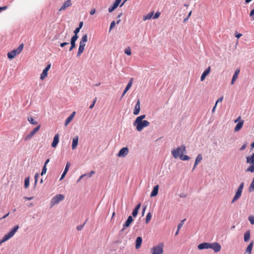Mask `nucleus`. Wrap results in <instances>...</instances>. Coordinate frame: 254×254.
I'll use <instances>...</instances> for the list:
<instances>
[{
  "instance_id": "37998d69",
  "label": "nucleus",
  "mask_w": 254,
  "mask_h": 254,
  "mask_svg": "<svg viewBox=\"0 0 254 254\" xmlns=\"http://www.w3.org/2000/svg\"><path fill=\"white\" fill-rule=\"evenodd\" d=\"M46 171H47V168H46V166H45V165H44L42 169L41 175H43L45 174L46 173Z\"/></svg>"
},
{
  "instance_id": "c9c22d12",
  "label": "nucleus",
  "mask_w": 254,
  "mask_h": 254,
  "mask_svg": "<svg viewBox=\"0 0 254 254\" xmlns=\"http://www.w3.org/2000/svg\"><path fill=\"white\" fill-rule=\"evenodd\" d=\"M118 6L116 5L115 4H113V5L110 7L108 9V11L109 12H112Z\"/></svg>"
},
{
  "instance_id": "72a5a7b5",
  "label": "nucleus",
  "mask_w": 254,
  "mask_h": 254,
  "mask_svg": "<svg viewBox=\"0 0 254 254\" xmlns=\"http://www.w3.org/2000/svg\"><path fill=\"white\" fill-rule=\"evenodd\" d=\"M180 159L182 160L186 161L189 160L190 158L188 155L183 154L181 156Z\"/></svg>"
},
{
  "instance_id": "c756f323",
  "label": "nucleus",
  "mask_w": 254,
  "mask_h": 254,
  "mask_svg": "<svg viewBox=\"0 0 254 254\" xmlns=\"http://www.w3.org/2000/svg\"><path fill=\"white\" fill-rule=\"evenodd\" d=\"M244 241L247 242L250 239V231H247L244 234Z\"/></svg>"
},
{
  "instance_id": "7c9ffc66",
  "label": "nucleus",
  "mask_w": 254,
  "mask_h": 254,
  "mask_svg": "<svg viewBox=\"0 0 254 254\" xmlns=\"http://www.w3.org/2000/svg\"><path fill=\"white\" fill-rule=\"evenodd\" d=\"M246 172H250L251 173L254 172V164H251V165L247 169Z\"/></svg>"
},
{
  "instance_id": "f03ea898",
  "label": "nucleus",
  "mask_w": 254,
  "mask_h": 254,
  "mask_svg": "<svg viewBox=\"0 0 254 254\" xmlns=\"http://www.w3.org/2000/svg\"><path fill=\"white\" fill-rule=\"evenodd\" d=\"M87 41V35L85 34L82 36L79 43V46L77 53V57H80L84 50L85 43Z\"/></svg>"
},
{
  "instance_id": "bb28decb",
  "label": "nucleus",
  "mask_w": 254,
  "mask_h": 254,
  "mask_svg": "<svg viewBox=\"0 0 254 254\" xmlns=\"http://www.w3.org/2000/svg\"><path fill=\"white\" fill-rule=\"evenodd\" d=\"M132 82H133V78H132L130 79V80L128 82V83H127L126 88L125 89V90H124L125 92H127L130 89V88L131 87V86L132 84Z\"/></svg>"
},
{
  "instance_id": "a211bd4d",
  "label": "nucleus",
  "mask_w": 254,
  "mask_h": 254,
  "mask_svg": "<svg viewBox=\"0 0 254 254\" xmlns=\"http://www.w3.org/2000/svg\"><path fill=\"white\" fill-rule=\"evenodd\" d=\"M210 71V66L208 67L205 71L202 73L200 77V80L201 81H203L205 78L206 76L209 73Z\"/></svg>"
},
{
  "instance_id": "cd10ccee",
  "label": "nucleus",
  "mask_w": 254,
  "mask_h": 254,
  "mask_svg": "<svg viewBox=\"0 0 254 254\" xmlns=\"http://www.w3.org/2000/svg\"><path fill=\"white\" fill-rule=\"evenodd\" d=\"M48 70H47V69H44L43 70V72L41 74V76H40V79L41 80H43L46 77H47V75H48Z\"/></svg>"
},
{
  "instance_id": "473e14b6",
  "label": "nucleus",
  "mask_w": 254,
  "mask_h": 254,
  "mask_svg": "<svg viewBox=\"0 0 254 254\" xmlns=\"http://www.w3.org/2000/svg\"><path fill=\"white\" fill-rule=\"evenodd\" d=\"M28 121L32 125H37L38 124V122L35 121L32 117H28Z\"/></svg>"
},
{
  "instance_id": "4be33fe9",
  "label": "nucleus",
  "mask_w": 254,
  "mask_h": 254,
  "mask_svg": "<svg viewBox=\"0 0 254 254\" xmlns=\"http://www.w3.org/2000/svg\"><path fill=\"white\" fill-rule=\"evenodd\" d=\"M158 189H159V185L155 186L151 193L150 196L151 197L155 196L157 195L158 192Z\"/></svg>"
},
{
  "instance_id": "58836bf2",
  "label": "nucleus",
  "mask_w": 254,
  "mask_h": 254,
  "mask_svg": "<svg viewBox=\"0 0 254 254\" xmlns=\"http://www.w3.org/2000/svg\"><path fill=\"white\" fill-rule=\"evenodd\" d=\"M125 53L127 55H128V56H130L131 54V50L130 49L129 47H127V48H126L125 50Z\"/></svg>"
},
{
  "instance_id": "de8ad7c7",
  "label": "nucleus",
  "mask_w": 254,
  "mask_h": 254,
  "mask_svg": "<svg viewBox=\"0 0 254 254\" xmlns=\"http://www.w3.org/2000/svg\"><path fill=\"white\" fill-rule=\"evenodd\" d=\"M160 12H156L154 15L152 17L153 19H156L159 17Z\"/></svg>"
},
{
  "instance_id": "9d476101",
  "label": "nucleus",
  "mask_w": 254,
  "mask_h": 254,
  "mask_svg": "<svg viewBox=\"0 0 254 254\" xmlns=\"http://www.w3.org/2000/svg\"><path fill=\"white\" fill-rule=\"evenodd\" d=\"M41 126L39 125L35 127L28 135L24 137L25 141L28 140L40 129Z\"/></svg>"
},
{
  "instance_id": "338daca9",
  "label": "nucleus",
  "mask_w": 254,
  "mask_h": 254,
  "mask_svg": "<svg viewBox=\"0 0 254 254\" xmlns=\"http://www.w3.org/2000/svg\"><path fill=\"white\" fill-rule=\"evenodd\" d=\"M24 198L25 199H26V200H29L32 199L33 198V197H24Z\"/></svg>"
},
{
  "instance_id": "2f4dec72",
  "label": "nucleus",
  "mask_w": 254,
  "mask_h": 254,
  "mask_svg": "<svg viewBox=\"0 0 254 254\" xmlns=\"http://www.w3.org/2000/svg\"><path fill=\"white\" fill-rule=\"evenodd\" d=\"M151 214L150 212H148L145 218V222L146 223H148L150 221L151 218Z\"/></svg>"
},
{
  "instance_id": "1a4fd4ad",
  "label": "nucleus",
  "mask_w": 254,
  "mask_h": 254,
  "mask_svg": "<svg viewBox=\"0 0 254 254\" xmlns=\"http://www.w3.org/2000/svg\"><path fill=\"white\" fill-rule=\"evenodd\" d=\"M237 122H238V124L234 129L235 132L239 131L242 128L244 123V121L242 120L241 116H239L238 118L235 121V123Z\"/></svg>"
},
{
  "instance_id": "412c9836",
  "label": "nucleus",
  "mask_w": 254,
  "mask_h": 254,
  "mask_svg": "<svg viewBox=\"0 0 254 254\" xmlns=\"http://www.w3.org/2000/svg\"><path fill=\"white\" fill-rule=\"evenodd\" d=\"M246 162L250 164H254V153L252 155L246 157Z\"/></svg>"
},
{
  "instance_id": "a19ab883",
  "label": "nucleus",
  "mask_w": 254,
  "mask_h": 254,
  "mask_svg": "<svg viewBox=\"0 0 254 254\" xmlns=\"http://www.w3.org/2000/svg\"><path fill=\"white\" fill-rule=\"evenodd\" d=\"M97 98H96V97H95V98H94V100H93V102H92V104H91V105L90 106V107H89V108H90V109H92V108L94 107V105H95V103H96V101H97Z\"/></svg>"
},
{
  "instance_id": "f704fd0d",
  "label": "nucleus",
  "mask_w": 254,
  "mask_h": 254,
  "mask_svg": "<svg viewBox=\"0 0 254 254\" xmlns=\"http://www.w3.org/2000/svg\"><path fill=\"white\" fill-rule=\"evenodd\" d=\"M29 186V178L27 177L25 178L24 181V186L26 188H28Z\"/></svg>"
},
{
  "instance_id": "dca6fc26",
  "label": "nucleus",
  "mask_w": 254,
  "mask_h": 254,
  "mask_svg": "<svg viewBox=\"0 0 254 254\" xmlns=\"http://www.w3.org/2000/svg\"><path fill=\"white\" fill-rule=\"evenodd\" d=\"M140 110V101L138 100L137 103L135 104L134 107V109L133 110V114L135 115H137L139 114Z\"/></svg>"
},
{
  "instance_id": "13d9d810",
  "label": "nucleus",
  "mask_w": 254,
  "mask_h": 254,
  "mask_svg": "<svg viewBox=\"0 0 254 254\" xmlns=\"http://www.w3.org/2000/svg\"><path fill=\"white\" fill-rule=\"evenodd\" d=\"M83 225H79L77 227V229L78 230V231H80L81 230H82V229L83 228Z\"/></svg>"
},
{
  "instance_id": "2eb2a0df",
  "label": "nucleus",
  "mask_w": 254,
  "mask_h": 254,
  "mask_svg": "<svg viewBox=\"0 0 254 254\" xmlns=\"http://www.w3.org/2000/svg\"><path fill=\"white\" fill-rule=\"evenodd\" d=\"M210 248V243H203L198 245V249L199 250L207 249Z\"/></svg>"
},
{
  "instance_id": "f3484780",
  "label": "nucleus",
  "mask_w": 254,
  "mask_h": 254,
  "mask_svg": "<svg viewBox=\"0 0 254 254\" xmlns=\"http://www.w3.org/2000/svg\"><path fill=\"white\" fill-rule=\"evenodd\" d=\"M59 142V133H57V134H55V135L54 137L53 141L52 143V146L54 148L56 147Z\"/></svg>"
},
{
  "instance_id": "b1692460",
  "label": "nucleus",
  "mask_w": 254,
  "mask_h": 254,
  "mask_svg": "<svg viewBox=\"0 0 254 254\" xmlns=\"http://www.w3.org/2000/svg\"><path fill=\"white\" fill-rule=\"evenodd\" d=\"M240 70L239 69H237L235 71V72L234 73V74L233 76L232 79V81H231V84L232 85L234 83V82H235L236 80L237 79L238 76V74H239V73L240 72Z\"/></svg>"
},
{
  "instance_id": "680f3d73",
  "label": "nucleus",
  "mask_w": 254,
  "mask_h": 254,
  "mask_svg": "<svg viewBox=\"0 0 254 254\" xmlns=\"http://www.w3.org/2000/svg\"><path fill=\"white\" fill-rule=\"evenodd\" d=\"M7 7L6 6H4L2 7H0V11H1L2 10H5L6 9Z\"/></svg>"
},
{
  "instance_id": "a878e982",
  "label": "nucleus",
  "mask_w": 254,
  "mask_h": 254,
  "mask_svg": "<svg viewBox=\"0 0 254 254\" xmlns=\"http://www.w3.org/2000/svg\"><path fill=\"white\" fill-rule=\"evenodd\" d=\"M153 14H154L153 11L149 12L147 14L143 16V20L144 21H145L146 20L151 19L153 17Z\"/></svg>"
},
{
  "instance_id": "393cba45",
  "label": "nucleus",
  "mask_w": 254,
  "mask_h": 254,
  "mask_svg": "<svg viewBox=\"0 0 254 254\" xmlns=\"http://www.w3.org/2000/svg\"><path fill=\"white\" fill-rule=\"evenodd\" d=\"M202 155L201 154H199L197 155L196 159H195V163H194V166H193V170H194L195 167H196V166L197 165V164L200 162H201V161L202 160Z\"/></svg>"
},
{
  "instance_id": "e2e57ef3",
  "label": "nucleus",
  "mask_w": 254,
  "mask_h": 254,
  "mask_svg": "<svg viewBox=\"0 0 254 254\" xmlns=\"http://www.w3.org/2000/svg\"><path fill=\"white\" fill-rule=\"evenodd\" d=\"M50 67H51V64H50L48 65H47V66L45 68V69H47V70L49 71Z\"/></svg>"
},
{
  "instance_id": "20e7f679",
  "label": "nucleus",
  "mask_w": 254,
  "mask_h": 254,
  "mask_svg": "<svg viewBox=\"0 0 254 254\" xmlns=\"http://www.w3.org/2000/svg\"><path fill=\"white\" fill-rule=\"evenodd\" d=\"M23 48V44H20L18 47L12 50L11 52L7 53V57L9 59H13L17 55L19 54Z\"/></svg>"
},
{
  "instance_id": "f257e3e1",
  "label": "nucleus",
  "mask_w": 254,
  "mask_h": 254,
  "mask_svg": "<svg viewBox=\"0 0 254 254\" xmlns=\"http://www.w3.org/2000/svg\"><path fill=\"white\" fill-rule=\"evenodd\" d=\"M186 152V148L184 145H182L176 149H174L171 151L172 156L175 159L180 158L181 156Z\"/></svg>"
},
{
  "instance_id": "8fccbe9b",
  "label": "nucleus",
  "mask_w": 254,
  "mask_h": 254,
  "mask_svg": "<svg viewBox=\"0 0 254 254\" xmlns=\"http://www.w3.org/2000/svg\"><path fill=\"white\" fill-rule=\"evenodd\" d=\"M115 22L114 21H113L111 23V24H110V30H111L112 29H113L115 26Z\"/></svg>"
},
{
  "instance_id": "aec40b11",
  "label": "nucleus",
  "mask_w": 254,
  "mask_h": 254,
  "mask_svg": "<svg viewBox=\"0 0 254 254\" xmlns=\"http://www.w3.org/2000/svg\"><path fill=\"white\" fill-rule=\"evenodd\" d=\"M78 136H76L72 139V149L73 150L75 149L77 147V146L78 145Z\"/></svg>"
},
{
  "instance_id": "f8f14e48",
  "label": "nucleus",
  "mask_w": 254,
  "mask_h": 254,
  "mask_svg": "<svg viewBox=\"0 0 254 254\" xmlns=\"http://www.w3.org/2000/svg\"><path fill=\"white\" fill-rule=\"evenodd\" d=\"M128 153L127 147H123L119 151L118 156L119 157H125Z\"/></svg>"
},
{
  "instance_id": "4d7b16f0",
  "label": "nucleus",
  "mask_w": 254,
  "mask_h": 254,
  "mask_svg": "<svg viewBox=\"0 0 254 254\" xmlns=\"http://www.w3.org/2000/svg\"><path fill=\"white\" fill-rule=\"evenodd\" d=\"M96 12V10L95 9L93 8V9H92L91 10H90V14L91 15H93Z\"/></svg>"
},
{
  "instance_id": "0e129e2a",
  "label": "nucleus",
  "mask_w": 254,
  "mask_h": 254,
  "mask_svg": "<svg viewBox=\"0 0 254 254\" xmlns=\"http://www.w3.org/2000/svg\"><path fill=\"white\" fill-rule=\"evenodd\" d=\"M83 22L82 21L80 22L79 23V26L78 27V28L81 29L83 26Z\"/></svg>"
},
{
  "instance_id": "09e8293b",
  "label": "nucleus",
  "mask_w": 254,
  "mask_h": 254,
  "mask_svg": "<svg viewBox=\"0 0 254 254\" xmlns=\"http://www.w3.org/2000/svg\"><path fill=\"white\" fill-rule=\"evenodd\" d=\"M70 166V164L69 163H67L65 166V169H64V172H65V173H67V172L68 171V170L69 169V167Z\"/></svg>"
},
{
  "instance_id": "774afa93",
  "label": "nucleus",
  "mask_w": 254,
  "mask_h": 254,
  "mask_svg": "<svg viewBox=\"0 0 254 254\" xmlns=\"http://www.w3.org/2000/svg\"><path fill=\"white\" fill-rule=\"evenodd\" d=\"M246 145L245 144L243 145L240 148L241 150H243L246 148Z\"/></svg>"
},
{
  "instance_id": "0eeeda50",
  "label": "nucleus",
  "mask_w": 254,
  "mask_h": 254,
  "mask_svg": "<svg viewBox=\"0 0 254 254\" xmlns=\"http://www.w3.org/2000/svg\"><path fill=\"white\" fill-rule=\"evenodd\" d=\"M64 198V196L62 194H59L54 196L51 200V205L52 206L58 204L60 201L63 200Z\"/></svg>"
},
{
  "instance_id": "7ed1b4c3",
  "label": "nucleus",
  "mask_w": 254,
  "mask_h": 254,
  "mask_svg": "<svg viewBox=\"0 0 254 254\" xmlns=\"http://www.w3.org/2000/svg\"><path fill=\"white\" fill-rule=\"evenodd\" d=\"M150 123L146 120L134 121L133 125L136 127V130L141 131L143 128L149 126Z\"/></svg>"
},
{
  "instance_id": "c85d7f7f",
  "label": "nucleus",
  "mask_w": 254,
  "mask_h": 254,
  "mask_svg": "<svg viewBox=\"0 0 254 254\" xmlns=\"http://www.w3.org/2000/svg\"><path fill=\"white\" fill-rule=\"evenodd\" d=\"M253 246V242H252L247 247L246 252L249 253V254H251Z\"/></svg>"
},
{
  "instance_id": "a18cd8bd",
  "label": "nucleus",
  "mask_w": 254,
  "mask_h": 254,
  "mask_svg": "<svg viewBox=\"0 0 254 254\" xmlns=\"http://www.w3.org/2000/svg\"><path fill=\"white\" fill-rule=\"evenodd\" d=\"M250 16L252 18V20H254V9L251 10Z\"/></svg>"
},
{
  "instance_id": "e433bc0d",
  "label": "nucleus",
  "mask_w": 254,
  "mask_h": 254,
  "mask_svg": "<svg viewBox=\"0 0 254 254\" xmlns=\"http://www.w3.org/2000/svg\"><path fill=\"white\" fill-rule=\"evenodd\" d=\"M145 118V115H141V116L137 117L136 119H135V121L138 122L139 121H143V119H144Z\"/></svg>"
},
{
  "instance_id": "5fc2aeb1",
  "label": "nucleus",
  "mask_w": 254,
  "mask_h": 254,
  "mask_svg": "<svg viewBox=\"0 0 254 254\" xmlns=\"http://www.w3.org/2000/svg\"><path fill=\"white\" fill-rule=\"evenodd\" d=\"M80 30V28H78V27H77V28H76L74 30V33L75 34H78V33L79 32Z\"/></svg>"
},
{
  "instance_id": "3c124183",
  "label": "nucleus",
  "mask_w": 254,
  "mask_h": 254,
  "mask_svg": "<svg viewBox=\"0 0 254 254\" xmlns=\"http://www.w3.org/2000/svg\"><path fill=\"white\" fill-rule=\"evenodd\" d=\"M38 177H39V174L36 173L35 175V185H36L37 183Z\"/></svg>"
},
{
  "instance_id": "49530a36",
  "label": "nucleus",
  "mask_w": 254,
  "mask_h": 254,
  "mask_svg": "<svg viewBox=\"0 0 254 254\" xmlns=\"http://www.w3.org/2000/svg\"><path fill=\"white\" fill-rule=\"evenodd\" d=\"M138 210H135V209H133V211L132 212V215L133 217H136L138 214Z\"/></svg>"
},
{
  "instance_id": "864d4df0",
  "label": "nucleus",
  "mask_w": 254,
  "mask_h": 254,
  "mask_svg": "<svg viewBox=\"0 0 254 254\" xmlns=\"http://www.w3.org/2000/svg\"><path fill=\"white\" fill-rule=\"evenodd\" d=\"M68 44L69 43L68 42H63L60 44V46L63 48V47H64L65 46L68 45Z\"/></svg>"
},
{
  "instance_id": "423d86ee",
  "label": "nucleus",
  "mask_w": 254,
  "mask_h": 254,
  "mask_svg": "<svg viewBox=\"0 0 254 254\" xmlns=\"http://www.w3.org/2000/svg\"><path fill=\"white\" fill-rule=\"evenodd\" d=\"M244 187V183L242 182L240 185L235 194L231 201V203H234L236 201L238 200L241 196Z\"/></svg>"
},
{
  "instance_id": "ddd939ff",
  "label": "nucleus",
  "mask_w": 254,
  "mask_h": 254,
  "mask_svg": "<svg viewBox=\"0 0 254 254\" xmlns=\"http://www.w3.org/2000/svg\"><path fill=\"white\" fill-rule=\"evenodd\" d=\"M133 218L132 216H129L128 217L127 220L125 222L123 225V228L121 231L123 232L127 227L130 226V224L133 222Z\"/></svg>"
},
{
  "instance_id": "603ef678",
  "label": "nucleus",
  "mask_w": 254,
  "mask_h": 254,
  "mask_svg": "<svg viewBox=\"0 0 254 254\" xmlns=\"http://www.w3.org/2000/svg\"><path fill=\"white\" fill-rule=\"evenodd\" d=\"M121 0H116L114 3L116 5H117V6H118V5H119V4L120 3V2H121Z\"/></svg>"
},
{
  "instance_id": "4468645a",
  "label": "nucleus",
  "mask_w": 254,
  "mask_h": 254,
  "mask_svg": "<svg viewBox=\"0 0 254 254\" xmlns=\"http://www.w3.org/2000/svg\"><path fill=\"white\" fill-rule=\"evenodd\" d=\"M71 5V0H67L65 2H64V3L63 5L59 9V11L64 10L66 8L70 6Z\"/></svg>"
},
{
  "instance_id": "4c0bfd02",
  "label": "nucleus",
  "mask_w": 254,
  "mask_h": 254,
  "mask_svg": "<svg viewBox=\"0 0 254 254\" xmlns=\"http://www.w3.org/2000/svg\"><path fill=\"white\" fill-rule=\"evenodd\" d=\"M70 44L71 46L69 50V51H71L73 48L75 47V42L70 40Z\"/></svg>"
},
{
  "instance_id": "6e6d98bb",
  "label": "nucleus",
  "mask_w": 254,
  "mask_h": 254,
  "mask_svg": "<svg viewBox=\"0 0 254 254\" xmlns=\"http://www.w3.org/2000/svg\"><path fill=\"white\" fill-rule=\"evenodd\" d=\"M223 97H221L219 98L217 100V101H216V103H215V104H216V105H217V103H218V102H221L222 101V100H223Z\"/></svg>"
},
{
  "instance_id": "79ce46f5",
  "label": "nucleus",
  "mask_w": 254,
  "mask_h": 254,
  "mask_svg": "<svg viewBox=\"0 0 254 254\" xmlns=\"http://www.w3.org/2000/svg\"><path fill=\"white\" fill-rule=\"evenodd\" d=\"M78 37L77 36V34H74V35L71 37V40L73 41L76 42L77 39H78Z\"/></svg>"
},
{
  "instance_id": "bf43d9fd",
  "label": "nucleus",
  "mask_w": 254,
  "mask_h": 254,
  "mask_svg": "<svg viewBox=\"0 0 254 254\" xmlns=\"http://www.w3.org/2000/svg\"><path fill=\"white\" fill-rule=\"evenodd\" d=\"M140 205H141V204H140V203H139L138 204H137V205L135 206V207L134 209L137 210H138V211L139 209L140 208Z\"/></svg>"
},
{
  "instance_id": "052dcab7",
  "label": "nucleus",
  "mask_w": 254,
  "mask_h": 254,
  "mask_svg": "<svg viewBox=\"0 0 254 254\" xmlns=\"http://www.w3.org/2000/svg\"><path fill=\"white\" fill-rule=\"evenodd\" d=\"M66 173L65 172H63V174L61 176V177L60 178V180H62V179H63L65 176V175H66Z\"/></svg>"
},
{
  "instance_id": "6e6552de",
  "label": "nucleus",
  "mask_w": 254,
  "mask_h": 254,
  "mask_svg": "<svg viewBox=\"0 0 254 254\" xmlns=\"http://www.w3.org/2000/svg\"><path fill=\"white\" fill-rule=\"evenodd\" d=\"M163 244L160 243L157 246L153 247L151 250L152 254H162L163 253Z\"/></svg>"
},
{
  "instance_id": "39448f33",
  "label": "nucleus",
  "mask_w": 254,
  "mask_h": 254,
  "mask_svg": "<svg viewBox=\"0 0 254 254\" xmlns=\"http://www.w3.org/2000/svg\"><path fill=\"white\" fill-rule=\"evenodd\" d=\"M19 228L18 225H16L14 226V227L13 228L12 230H11L7 234H5L2 239L0 241V244L7 241L9 240L10 238L13 237V236L15 234V233L16 232L17 230Z\"/></svg>"
},
{
  "instance_id": "c03bdc74",
  "label": "nucleus",
  "mask_w": 254,
  "mask_h": 254,
  "mask_svg": "<svg viewBox=\"0 0 254 254\" xmlns=\"http://www.w3.org/2000/svg\"><path fill=\"white\" fill-rule=\"evenodd\" d=\"M185 221V219L182 220L181 221V223H180L178 225V230H180V229L182 228V227L183 226V224H184V221Z\"/></svg>"
},
{
  "instance_id": "ea45409f",
  "label": "nucleus",
  "mask_w": 254,
  "mask_h": 254,
  "mask_svg": "<svg viewBox=\"0 0 254 254\" xmlns=\"http://www.w3.org/2000/svg\"><path fill=\"white\" fill-rule=\"evenodd\" d=\"M249 220L252 224H254V216H250L248 218Z\"/></svg>"
},
{
  "instance_id": "6ab92c4d",
  "label": "nucleus",
  "mask_w": 254,
  "mask_h": 254,
  "mask_svg": "<svg viewBox=\"0 0 254 254\" xmlns=\"http://www.w3.org/2000/svg\"><path fill=\"white\" fill-rule=\"evenodd\" d=\"M142 242V239L141 237H137L135 241V248L138 249L140 248Z\"/></svg>"
},
{
  "instance_id": "69168bd1",
  "label": "nucleus",
  "mask_w": 254,
  "mask_h": 254,
  "mask_svg": "<svg viewBox=\"0 0 254 254\" xmlns=\"http://www.w3.org/2000/svg\"><path fill=\"white\" fill-rule=\"evenodd\" d=\"M242 35L241 34H240V33H237V34H236V36H236V37H237V38H239L240 37H241V36H242Z\"/></svg>"
},
{
  "instance_id": "9b49d317",
  "label": "nucleus",
  "mask_w": 254,
  "mask_h": 254,
  "mask_svg": "<svg viewBox=\"0 0 254 254\" xmlns=\"http://www.w3.org/2000/svg\"><path fill=\"white\" fill-rule=\"evenodd\" d=\"M221 246L218 243L214 242L210 243V248L212 249L215 253H218L220 251Z\"/></svg>"
},
{
  "instance_id": "5701e85b",
  "label": "nucleus",
  "mask_w": 254,
  "mask_h": 254,
  "mask_svg": "<svg viewBox=\"0 0 254 254\" xmlns=\"http://www.w3.org/2000/svg\"><path fill=\"white\" fill-rule=\"evenodd\" d=\"M75 115V112H73L66 119L65 122V126H66L73 119Z\"/></svg>"
}]
</instances>
